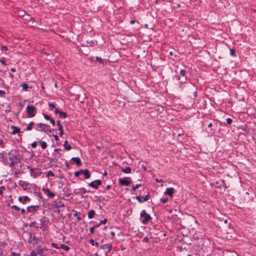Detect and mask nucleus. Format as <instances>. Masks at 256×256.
Masks as SVG:
<instances>
[{
  "mask_svg": "<svg viewBox=\"0 0 256 256\" xmlns=\"http://www.w3.org/2000/svg\"><path fill=\"white\" fill-rule=\"evenodd\" d=\"M186 71L184 70H180L179 75H176L174 77V79L180 81V84H185L186 82Z\"/></svg>",
  "mask_w": 256,
  "mask_h": 256,
  "instance_id": "f257e3e1",
  "label": "nucleus"
},
{
  "mask_svg": "<svg viewBox=\"0 0 256 256\" xmlns=\"http://www.w3.org/2000/svg\"><path fill=\"white\" fill-rule=\"evenodd\" d=\"M140 218H142L141 222L143 224H147L152 218L150 216L146 213L145 210H142L140 214Z\"/></svg>",
  "mask_w": 256,
  "mask_h": 256,
  "instance_id": "f03ea898",
  "label": "nucleus"
},
{
  "mask_svg": "<svg viewBox=\"0 0 256 256\" xmlns=\"http://www.w3.org/2000/svg\"><path fill=\"white\" fill-rule=\"evenodd\" d=\"M26 110L28 114V118L34 117L36 112V108L32 105L27 106L26 108Z\"/></svg>",
  "mask_w": 256,
  "mask_h": 256,
  "instance_id": "7ed1b4c3",
  "label": "nucleus"
},
{
  "mask_svg": "<svg viewBox=\"0 0 256 256\" xmlns=\"http://www.w3.org/2000/svg\"><path fill=\"white\" fill-rule=\"evenodd\" d=\"M101 184L102 181L100 180H96L88 183V185L94 188L97 189Z\"/></svg>",
  "mask_w": 256,
  "mask_h": 256,
  "instance_id": "20e7f679",
  "label": "nucleus"
},
{
  "mask_svg": "<svg viewBox=\"0 0 256 256\" xmlns=\"http://www.w3.org/2000/svg\"><path fill=\"white\" fill-rule=\"evenodd\" d=\"M48 126L46 124L39 123L36 125V130H40L46 132V128H48Z\"/></svg>",
  "mask_w": 256,
  "mask_h": 256,
  "instance_id": "39448f33",
  "label": "nucleus"
},
{
  "mask_svg": "<svg viewBox=\"0 0 256 256\" xmlns=\"http://www.w3.org/2000/svg\"><path fill=\"white\" fill-rule=\"evenodd\" d=\"M118 182L121 186H128L130 184V182L126 178H119Z\"/></svg>",
  "mask_w": 256,
  "mask_h": 256,
  "instance_id": "423d86ee",
  "label": "nucleus"
},
{
  "mask_svg": "<svg viewBox=\"0 0 256 256\" xmlns=\"http://www.w3.org/2000/svg\"><path fill=\"white\" fill-rule=\"evenodd\" d=\"M136 199L140 202H146L150 199V195L148 194L144 196H136Z\"/></svg>",
  "mask_w": 256,
  "mask_h": 256,
  "instance_id": "0eeeda50",
  "label": "nucleus"
},
{
  "mask_svg": "<svg viewBox=\"0 0 256 256\" xmlns=\"http://www.w3.org/2000/svg\"><path fill=\"white\" fill-rule=\"evenodd\" d=\"M42 190L45 194H46L50 198H52L55 196V194L52 192L50 189L42 188Z\"/></svg>",
  "mask_w": 256,
  "mask_h": 256,
  "instance_id": "6e6552de",
  "label": "nucleus"
},
{
  "mask_svg": "<svg viewBox=\"0 0 256 256\" xmlns=\"http://www.w3.org/2000/svg\"><path fill=\"white\" fill-rule=\"evenodd\" d=\"M18 183V184L24 190H27L28 186L30 185V184L28 182H26L22 180H20Z\"/></svg>",
  "mask_w": 256,
  "mask_h": 256,
  "instance_id": "1a4fd4ad",
  "label": "nucleus"
},
{
  "mask_svg": "<svg viewBox=\"0 0 256 256\" xmlns=\"http://www.w3.org/2000/svg\"><path fill=\"white\" fill-rule=\"evenodd\" d=\"M18 200L20 202L24 204L26 202H29L30 199L28 196H19Z\"/></svg>",
  "mask_w": 256,
  "mask_h": 256,
  "instance_id": "9d476101",
  "label": "nucleus"
},
{
  "mask_svg": "<svg viewBox=\"0 0 256 256\" xmlns=\"http://www.w3.org/2000/svg\"><path fill=\"white\" fill-rule=\"evenodd\" d=\"M47 250V249L46 247L38 246L36 248L37 253L40 255H42L44 252Z\"/></svg>",
  "mask_w": 256,
  "mask_h": 256,
  "instance_id": "9b49d317",
  "label": "nucleus"
},
{
  "mask_svg": "<svg viewBox=\"0 0 256 256\" xmlns=\"http://www.w3.org/2000/svg\"><path fill=\"white\" fill-rule=\"evenodd\" d=\"M174 192V190L173 188H166V192H164V194H168L170 196H172Z\"/></svg>",
  "mask_w": 256,
  "mask_h": 256,
  "instance_id": "f8f14e48",
  "label": "nucleus"
},
{
  "mask_svg": "<svg viewBox=\"0 0 256 256\" xmlns=\"http://www.w3.org/2000/svg\"><path fill=\"white\" fill-rule=\"evenodd\" d=\"M38 208V206H28L26 208V210L28 212H32L37 210Z\"/></svg>",
  "mask_w": 256,
  "mask_h": 256,
  "instance_id": "ddd939ff",
  "label": "nucleus"
},
{
  "mask_svg": "<svg viewBox=\"0 0 256 256\" xmlns=\"http://www.w3.org/2000/svg\"><path fill=\"white\" fill-rule=\"evenodd\" d=\"M38 238H36L34 235L32 234H30V238L28 242H34L35 243H38Z\"/></svg>",
  "mask_w": 256,
  "mask_h": 256,
  "instance_id": "4468645a",
  "label": "nucleus"
},
{
  "mask_svg": "<svg viewBox=\"0 0 256 256\" xmlns=\"http://www.w3.org/2000/svg\"><path fill=\"white\" fill-rule=\"evenodd\" d=\"M57 126H58V130L60 131V136H62L64 134V130L61 124L60 121L58 120L56 122Z\"/></svg>",
  "mask_w": 256,
  "mask_h": 256,
  "instance_id": "2eb2a0df",
  "label": "nucleus"
},
{
  "mask_svg": "<svg viewBox=\"0 0 256 256\" xmlns=\"http://www.w3.org/2000/svg\"><path fill=\"white\" fill-rule=\"evenodd\" d=\"M71 160L72 161L74 162H75L78 166H80L82 164V162L79 158H71Z\"/></svg>",
  "mask_w": 256,
  "mask_h": 256,
  "instance_id": "dca6fc26",
  "label": "nucleus"
},
{
  "mask_svg": "<svg viewBox=\"0 0 256 256\" xmlns=\"http://www.w3.org/2000/svg\"><path fill=\"white\" fill-rule=\"evenodd\" d=\"M82 173L84 176L85 179H88L90 176V171L88 169L82 170Z\"/></svg>",
  "mask_w": 256,
  "mask_h": 256,
  "instance_id": "f3484780",
  "label": "nucleus"
},
{
  "mask_svg": "<svg viewBox=\"0 0 256 256\" xmlns=\"http://www.w3.org/2000/svg\"><path fill=\"white\" fill-rule=\"evenodd\" d=\"M12 129V134H15L17 133L20 132V128L14 126H11Z\"/></svg>",
  "mask_w": 256,
  "mask_h": 256,
  "instance_id": "a211bd4d",
  "label": "nucleus"
},
{
  "mask_svg": "<svg viewBox=\"0 0 256 256\" xmlns=\"http://www.w3.org/2000/svg\"><path fill=\"white\" fill-rule=\"evenodd\" d=\"M102 248L103 249L107 250V252H110L112 250V246L111 244H106L102 246Z\"/></svg>",
  "mask_w": 256,
  "mask_h": 256,
  "instance_id": "6ab92c4d",
  "label": "nucleus"
},
{
  "mask_svg": "<svg viewBox=\"0 0 256 256\" xmlns=\"http://www.w3.org/2000/svg\"><path fill=\"white\" fill-rule=\"evenodd\" d=\"M64 149L66 150H70L72 148V146L70 144H68V140H65L64 144Z\"/></svg>",
  "mask_w": 256,
  "mask_h": 256,
  "instance_id": "aec40b11",
  "label": "nucleus"
},
{
  "mask_svg": "<svg viewBox=\"0 0 256 256\" xmlns=\"http://www.w3.org/2000/svg\"><path fill=\"white\" fill-rule=\"evenodd\" d=\"M95 214V211L93 210H90L88 214V218L91 219L94 218Z\"/></svg>",
  "mask_w": 256,
  "mask_h": 256,
  "instance_id": "412c9836",
  "label": "nucleus"
},
{
  "mask_svg": "<svg viewBox=\"0 0 256 256\" xmlns=\"http://www.w3.org/2000/svg\"><path fill=\"white\" fill-rule=\"evenodd\" d=\"M34 125V123L33 122H30L26 126V130L30 131L32 130L33 126Z\"/></svg>",
  "mask_w": 256,
  "mask_h": 256,
  "instance_id": "4be33fe9",
  "label": "nucleus"
},
{
  "mask_svg": "<svg viewBox=\"0 0 256 256\" xmlns=\"http://www.w3.org/2000/svg\"><path fill=\"white\" fill-rule=\"evenodd\" d=\"M122 171L125 174H130L132 172V168L130 167H126L122 168Z\"/></svg>",
  "mask_w": 256,
  "mask_h": 256,
  "instance_id": "5701e85b",
  "label": "nucleus"
},
{
  "mask_svg": "<svg viewBox=\"0 0 256 256\" xmlns=\"http://www.w3.org/2000/svg\"><path fill=\"white\" fill-rule=\"evenodd\" d=\"M38 142L40 144V146L42 149H46L47 147V144L45 142H43L42 140L38 141Z\"/></svg>",
  "mask_w": 256,
  "mask_h": 256,
  "instance_id": "b1692460",
  "label": "nucleus"
},
{
  "mask_svg": "<svg viewBox=\"0 0 256 256\" xmlns=\"http://www.w3.org/2000/svg\"><path fill=\"white\" fill-rule=\"evenodd\" d=\"M141 186V184H136L135 186H132V189L130 190L131 192H132L134 191H136V190Z\"/></svg>",
  "mask_w": 256,
  "mask_h": 256,
  "instance_id": "393cba45",
  "label": "nucleus"
},
{
  "mask_svg": "<svg viewBox=\"0 0 256 256\" xmlns=\"http://www.w3.org/2000/svg\"><path fill=\"white\" fill-rule=\"evenodd\" d=\"M18 157H15V160H12L10 164V166L12 167L14 166V165L17 163L18 161Z\"/></svg>",
  "mask_w": 256,
  "mask_h": 256,
  "instance_id": "a878e982",
  "label": "nucleus"
},
{
  "mask_svg": "<svg viewBox=\"0 0 256 256\" xmlns=\"http://www.w3.org/2000/svg\"><path fill=\"white\" fill-rule=\"evenodd\" d=\"M41 174V172H34V174H30V176L34 178H36L39 176Z\"/></svg>",
  "mask_w": 256,
  "mask_h": 256,
  "instance_id": "bb28decb",
  "label": "nucleus"
},
{
  "mask_svg": "<svg viewBox=\"0 0 256 256\" xmlns=\"http://www.w3.org/2000/svg\"><path fill=\"white\" fill-rule=\"evenodd\" d=\"M59 116L60 118H64L67 116V114L65 112H60L59 114Z\"/></svg>",
  "mask_w": 256,
  "mask_h": 256,
  "instance_id": "cd10ccee",
  "label": "nucleus"
},
{
  "mask_svg": "<svg viewBox=\"0 0 256 256\" xmlns=\"http://www.w3.org/2000/svg\"><path fill=\"white\" fill-rule=\"evenodd\" d=\"M60 248L65 250L66 251H68L70 250V247L64 244H62Z\"/></svg>",
  "mask_w": 256,
  "mask_h": 256,
  "instance_id": "c85d7f7f",
  "label": "nucleus"
},
{
  "mask_svg": "<svg viewBox=\"0 0 256 256\" xmlns=\"http://www.w3.org/2000/svg\"><path fill=\"white\" fill-rule=\"evenodd\" d=\"M90 244L92 246H96V247L98 246V242H94V240L92 239L90 240Z\"/></svg>",
  "mask_w": 256,
  "mask_h": 256,
  "instance_id": "c756f323",
  "label": "nucleus"
},
{
  "mask_svg": "<svg viewBox=\"0 0 256 256\" xmlns=\"http://www.w3.org/2000/svg\"><path fill=\"white\" fill-rule=\"evenodd\" d=\"M22 89L26 91H27L29 88V86L26 84H22Z\"/></svg>",
  "mask_w": 256,
  "mask_h": 256,
  "instance_id": "7c9ffc66",
  "label": "nucleus"
},
{
  "mask_svg": "<svg viewBox=\"0 0 256 256\" xmlns=\"http://www.w3.org/2000/svg\"><path fill=\"white\" fill-rule=\"evenodd\" d=\"M230 54L232 56H236V50L234 48H230Z\"/></svg>",
  "mask_w": 256,
  "mask_h": 256,
  "instance_id": "2f4dec72",
  "label": "nucleus"
},
{
  "mask_svg": "<svg viewBox=\"0 0 256 256\" xmlns=\"http://www.w3.org/2000/svg\"><path fill=\"white\" fill-rule=\"evenodd\" d=\"M48 106L50 110H52L54 108H55V104L52 103H49Z\"/></svg>",
  "mask_w": 256,
  "mask_h": 256,
  "instance_id": "473e14b6",
  "label": "nucleus"
},
{
  "mask_svg": "<svg viewBox=\"0 0 256 256\" xmlns=\"http://www.w3.org/2000/svg\"><path fill=\"white\" fill-rule=\"evenodd\" d=\"M54 152H56L58 153V154L60 156H62V150L60 148H56L54 150Z\"/></svg>",
  "mask_w": 256,
  "mask_h": 256,
  "instance_id": "72a5a7b5",
  "label": "nucleus"
},
{
  "mask_svg": "<svg viewBox=\"0 0 256 256\" xmlns=\"http://www.w3.org/2000/svg\"><path fill=\"white\" fill-rule=\"evenodd\" d=\"M82 170H80L79 171H76L74 172V176L78 177L80 174H82Z\"/></svg>",
  "mask_w": 256,
  "mask_h": 256,
  "instance_id": "f704fd0d",
  "label": "nucleus"
},
{
  "mask_svg": "<svg viewBox=\"0 0 256 256\" xmlns=\"http://www.w3.org/2000/svg\"><path fill=\"white\" fill-rule=\"evenodd\" d=\"M47 176L53 177L54 176V174L52 170H50L48 172Z\"/></svg>",
  "mask_w": 256,
  "mask_h": 256,
  "instance_id": "c9c22d12",
  "label": "nucleus"
},
{
  "mask_svg": "<svg viewBox=\"0 0 256 256\" xmlns=\"http://www.w3.org/2000/svg\"><path fill=\"white\" fill-rule=\"evenodd\" d=\"M160 202H162V203H163V204H165V203H166V202H168V198H161L160 199Z\"/></svg>",
  "mask_w": 256,
  "mask_h": 256,
  "instance_id": "e433bc0d",
  "label": "nucleus"
},
{
  "mask_svg": "<svg viewBox=\"0 0 256 256\" xmlns=\"http://www.w3.org/2000/svg\"><path fill=\"white\" fill-rule=\"evenodd\" d=\"M11 208L12 209L15 210L16 211H19L20 210V208H19L18 206L16 205H13L11 206Z\"/></svg>",
  "mask_w": 256,
  "mask_h": 256,
  "instance_id": "4c0bfd02",
  "label": "nucleus"
},
{
  "mask_svg": "<svg viewBox=\"0 0 256 256\" xmlns=\"http://www.w3.org/2000/svg\"><path fill=\"white\" fill-rule=\"evenodd\" d=\"M106 222H107V219L105 218V219L103 220H102L100 221L99 222L98 225L104 224L106 223Z\"/></svg>",
  "mask_w": 256,
  "mask_h": 256,
  "instance_id": "58836bf2",
  "label": "nucleus"
},
{
  "mask_svg": "<svg viewBox=\"0 0 256 256\" xmlns=\"http://www.w3.org/2000/svg\"><path fill=\"white\" fill-rule=\"evenodd\" d=\"M5 94H6V92L4 90H0V97H4Z\"/></svg>",
  "mask_w": 256,
  "mask_h": 256,
  "instance_id": "ea45409f",
  "label": "nucleus"
},
{
  "mask_svg": "<svg viewBox=\"0 0 256 256\" xmlns=\"http://www.w3.org/2000/svg\"><path fill=\"white\" fill-rule=\"evenodd\" d=\"M6 190V188L4 186H2L0 187V195L3 193V191Z\"/></svg>",
  "mask_w": 256,
  "mask_h": 256,
  "instance_id": "a19ab883",
  "label": "nucleus"
},
{
  "mask_svg": "<svg viewBox=\"0 0 256 256\" xmlns=\"http://www.w3.org/2000/svg\"><path fill=\"white\" fill-rule=\"evenodd\" d=\"M30 256H37V253L34 250H32L30 253Z\"/></svg>",
  "mask_w": 256,
  "mask_h": 256,
  "instance_id": "79ce46f5",
  "label": "nucleus"
},
{
  "mask_svg": "<svg viewBox=\"0 0 256 256\" xmlns=\"http://www.w3.org/2000/svg\"><path fill=\"white\" fill-rule=\"evenodd\" d=\"M79 190L83 194H85V193H86L87 192V191L86 190V188H80Z\"/></svg>",
  "mask_w": 256,
  "mask_h": 256,
  "instance_id": "37998d69",
  "label": "nucleus"
},
{
  "mask_svg": "<svg viewBox=\"0 0 256 256\" xmlns=\"http://www.w3.org/2000/svg\"><path fill=\"white\" fill-rule=\"evenodd\" d=\"M96 60L97 61V62H100L101 63H103L102 60L101 58L96 56Z\"/></svg>",
  "mask_w": 256,
  "mask_h": 256,
  "instance_id": "c03bdc74",
  "label": "nucleus"
},
{
  "mask_svg": "<svg viewBox=\"0 0 256 256\" xmlns=\"http://www.w3.org/2000/svg\"><path fill=\"white\" fill-rule=\"evenodd\" d=\"M44 117L46 120H50L51 119L50 117L46 114H44Z\"/></svg>",
  "mask_w": 256,
  "mask_h": 256,
  "instance_id": "a18cd8bd",
  "label": "nucleus"
},
{
  "mask_svg": "<svg viewBox=\"0 0 256 256\" xmlns=\"http://www.w3.org/2000/svg\"><path fill=\"white\" fill-rule=\"evenodd\" d=\"M94 227L92 226V227H91L90 228V234H92L94 233Z\"/></svg>",
  "mask_w": 256,
  "mask_h": 256,
  "instance_id": "49530a36",
  "label": "nucleus"
},
{
  "mask_svg": "<svg viewBox=\"0 0 256 256\" xmlns=\"http://www.w3.org/2000/svg\"><path fill=\"white\" fill-rule=\"evenodd\" d=\"M27 168L28 170H30V174H34V168H30V166H28Z\"/></svg>",
  "mask_w": 256,
  "mask_h": 256,
  "instance_id": "de8ad7c7",
  "label": "nucleus"
},
{
  "mask_svg": "<svg viewBox=\"0 0 256 256\" xmlns=\"http://www.w3.org/2000/svg\"><path fill=\"white\" fill-rule=\"evenodd\" d=\"M142 241L145 242H148L149 241V238L148 236H146L143 238Z\"/></svg>",
  "mask_w": 256,
  "mask_h": 256,
  "instance_id": "09e8293b",
  "label": "nucleus"
},
{
  "mask_svg": "<svg viewBox=\"0 0 256 256\" xmlns=\"http://www.w3.org/2000/svg\"><path fill=\"white\" fill-rule=\"evenodd\" d=\"M15 157H17L14 155H12V156L9 157V160L12 162V160H15Z\"/></svg>",
  "mask_w": 256,
  "mask_h": 256,
  "instance_id": "8fccbe9b",
  "label": "nucleus"
},
{
  "mask_svg": "<svg viewBox=\"0 0 256 256\" xmlns=\"http://www.w3.org/2000/svg\"><path fill=\"white\" fill-rule=\"evenodd\" d=\"M226 122L228 123V124H231V123L232 122V120L230 118H226Z\"/></svg>",
  "mask_w": 256,
  "mask_h": 256,
  "instance_id": "3c124183",
  "label": "nucleus"
},
{
  "mask_svg": "<svg viewBox=\"0 0 256 256\" xmlns=\"http://www.w3.org/2000/svg\"><path fill=\"white\" fill-rule=\"evenodd\" d=\"M31 146H32V148H36V142H32V144Z\"/></svg>",
  "mask_w": 256,
  "mask_h": 256,
  "instance_id": "603ef678",
  "label": "nucleus"
},
{
  "mask_svg": "<svg viewBox=\"0 0 256 256\" xmlns=\"http://www.w3.org/2000/svg\"><path fill=\"white\" fill-rule=\"evenodd\" d=\"M233 232H234L233 228H229V230L226 233H228V234H232Z\"/></svg>",
  "mask_w": 256,
  "mask_h": 256,
  "instance_id": "864d4df0",
  "label": "nucleus"
},
{
  "mask_svg": "<svg viewBox=\"0 0 256 256\" xmlns=\"http://www.w3.org/2000/svg\"><path fill=\"white\" fill-rule=\"evenodd\" d=\"M10 256H20V254L16 253L14 252H12L11 253Z\"/></svg>",
  "mask_w": 256,
  "mask_h": 256,
  "instance_id": "5fc2aeb1",
  "label": "nucleus"
},
{
  "mask_svg": "<svg viewBox=\"0 0 256 256\" xmlns=\"http://www.w3.org/2000/svg\"><path fill=\"white\" fill-rule=\"evenodd\" d=\"M52 246L53 248H57V249L59 248H58V246H57V244H55V243H52Z\"/></svg>",
  "mask_w": 256,
  "mask_h": 256,
  "instance_id": "6e6d98bb",
  "label": "nucleus"
},
{
  "mask_svg": "<svg viewBox=\"0 0 256 256\" xmlns=\"http://www.w3.org/2000/svg\"><path fill=\"white\" fill-rule=\"evenodd\" d=\"M8 50V48L6 46H2V51H6Z\"/></svg>",
  "mask_w": 256,
  "mask_h": 256,
  "instance_id": "4d7b16f0",
  "label": "nucleus"
},
{
  "mask_svg": "<svg viewBox=\"0 0 256 256\" xmlns=\"http://www.w3.org/2000/svg\"><path fill=\"white\" fill-rule=\"evenodd\" d=\"M50 120V122L52 124V125L54 126V124H55L54 120L52 118H51Z\"/></svg>",
  "mask_w": 256,
  "mask_h": 256,
  "instance_id": "13d9d810",
  "label": "nucleus"
},
{
  "mask_svg": "<svg viewBox=\"0 0 256 256\" xmlns=\"http://www.w3.org/2000/svg\"><path fill=\"white\" fill-rule=\"evenodd\" d=\"M54 112V114H59L60 112V111L57 108H56Z\"/></svg>",
  "mask_w": 256,
  "mask_h": 256,
  "instance_id": "bf43d9fd",
  "label": "nucleus"
},
{
  "mask_svg": "<svg viewBox=\"0 0 256 256\" xmlns=\"http://www.w3.org/2000/svg\"><path fill=\"white\" fill-rule=\"evenodd\" d=\"M0 62L3 65L6 66V64L4 60H0Z\"/></svg>",
  "mask_w": 256,
  "mask_h": 256,
  "instance_id": "052dcab7",
  "label": "nucleus"
},
{
  "mask_svg": "<svg viewBox=\"0 0 256 256\" xmlns=\"http://www.w3.org/2000/svg\"><path fill=\"white\" fill-rule=\"evenodd\" d=\"M54 139L56 141L59 140V138L57 135H54Z\"/></svg>",
  "mask_w": 256,
  "mask_h": 256,
  "instance_id": "680f3d73",
  "label": "nucleus"
},
{
  "mask_svg": "<svg viewBox=\"0 0 256 256\" xmlns=\"http://www.w3.org/2000/svg\"><path fill=\"white\" fill-rule=\"evenodd\" d=\"M232 238V236L230 235V236H225V238H226L228 240H230V238Z\"/></svg>",
  "mask_w": 256,
  "mask_h": 256,
  "instance_id": "e2e57ef3",
  "label": "nucleus"
},
{
  "mask_svg": "<svg viewBox=\"0 0 256 256\" xmlns=\"http://www.w3.org/2000/svg\"><path fill=\"white\" fill-rule=\"evenodd\" d=\"M46 132H52V130L49 126L48 128H46Z\"/></svg>",
  "mask_w": 256,
  "mask_h": 256,
  "instance_id": "0e129e2a",
  "label": "nucleus"
},
{
  "mask_svg": "<svg viewBox=\"0 0 256 256\" xmlns=\"http://www.w3.org/2000/svg\"><path fill=\"white\" fill-rule=\"evenodd\" d=\"M213 124L212 122H210L209 124H208V127L209 128H210L211 127H212Z\"/></svg>",
  "mask_w": 256,
  "mask_h": 256,
  "instance_id": "69168bd1",
  "label": "nucleus"
},
{
  "mask_svg": "<svg viewBox=\"0 0 256 256\" xmlns=\"http://www.w3.org/2000/svg\"><path fill=\"white\" fill-rule=\"evenodd\" d=\"M9 76L11 78L12 80L14 79V76L11 73H9Z\"/></svg>",
  "mask_w": 256,
  "mask_h": 256,
  "instance_id": "338daca9",
  "label": "nucleus"
},
{
  "mask_svg": "<svg viewBox=\"0 0 256 256\" xmlns=\"http://www.w3.org/2000/svg\"><path fill=\"white\" fill-rule=\"evenodd\" d=\"M20 212L22 214H24L26 212V210L24 208H20Z\"/></svg>",
  "mask_w": 256,
  "mask_h": 256,
  "instance_id": "774afa93",
  "label": "nucleus"
}]
</instances>
